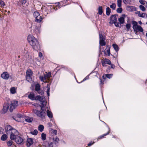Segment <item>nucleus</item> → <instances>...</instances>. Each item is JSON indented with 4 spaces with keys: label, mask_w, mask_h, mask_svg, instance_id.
Masks as SVG:
<instances>
[{
    "label": "nucleus",
    "mask_w": 147,
    "mask_h": 147,
    "mask_svg": "<svg viewBox=\"0 0 147 147\" xmlns=\"http://www.w3.org/2000/svg\"><path fill=\"white\" fill-rule=\"evenodd\" d=\"M28 97L32 100H38L41 102V105L40 106L41 109L39 111L36 109H33V112L34 114L40 117L43 118L45 115L46 113L45 111L43 109V107L46 105L47 103V101L45 98L43 96H35L34 93L30 92L28 95Z\"/></svg>",
    "instance_id": "f257e3e1"
},
{
    "label": "nucleus",
    "mask_w": 147,
    "mask_h": 147,
    "mask_svg": "<svg viewBox=\"0 0 147 147\" xmlns=\"http://www.w3.org/2000/svg\"><path fill=\"white\" fill-rule=\"evenodd\" d=\"M6 133L10 135V138L12 140H15L18 144L22 143L23 140L22 138L18 136L19 133L16 129L13 128L9 125H6L5 127Z\"/></svg>",
    "instance_id": "f03ea898"
},
{
    "label": "nucleus",
    "mask_w": 147,
    "mask_h": 147,
    "mask_svg": "<svg viewBox=\"0 0 147 147\" xmlns=\"http://www.w3.org/2000/svg\"><path fill=\"white\" fill-rule=\"evenodd\" d=\"M28 40L34 50H37L38 49L39 46L38 42L33 36L29 35L28 37Z\"/></svg>",
    "instance_id": "7ed1b4c3"
},
{
    "label": "nucleus",
    "mask_w": 147,
    "mask_h": 147,
    "mask_svg": "<svg viewBox=\"0 0 147 147\" xmlns=\"http://www.w3.org/2000/svg\"><path fill=\"white\" fill-rule=\"evenodd\" d=\"M47 104V103L46 104V105L45 106L43 107V109L45 111L46 114V112H47V115L48 117L50 118H52L53 117V114L50 111L48 110V107L47 106H46ZM46 115H45L43 118H40L42 119L44 118Z\"/></svg>",
    "instance_id": "20e7f679"
},
{
    "label": "nucleus",
    "mask_w": 147,
    "mask_h": 147,
    "mask_svg": "<svg viewBox=\"0 0 147 147\" xmlns=\"http://www.w3.org/2000/svg\"><path fill=\"white\" fill-rule=\"evenodd\" d=\"M31 32L34 34H37L40 32V28L34 25L32 27Z\"/></svg>",
    "instance_id": "39448f33"
},
{
    "label": "nucleus",
    "mask_w": 147,
    "mask_h": 147,
    "mask_svg": "<svg viewBox=\"0 0 147 147\" xmlns=\"http://www.w3.org/2000/svg\"><path fill=\"white\" fill-rule=\"evenodd\" d=\"M99 43L100 46H105V38L102 33H99Z\"/></svg>",
    "instance_id": "423d86ee"
},
{
    "label": "nucleus",
    "mask_w": 147,
    "mask_h": 147,
    "mask_svg": "<svg viewBox=\"0 0 147 147\" xmlns=\"http://www.w3.org/2000/svg\"><path fill=\"white\" fill-rule=\"evenodd\" d=\"M18 106V101H12L11 102V106L9 110L10 112H12Z\"/></svg>",
    "instance_id": "0eeeda50"
},
{
    "label": "nucleus",
    "mask_w": 147,
    "mask_h": 147,
    "mask_svg": "<svg viewBox=\"0 0 147 147\" xmlns=\"http://www.w3.org/2000/svg\"><path fill=\"white\" fill-rule=\"evenodd\" d=\"M43 146L44 147H55V146L53 142L48 141L44 142Z\"/></svg>",
    "instance_id": "6e6552de"
},
{
    "label": "nucleus",
    "mask_w": 147,
    "mask_h": 147,
    "mask_svg": "<svg viewBox=\"0 0 147 147\" xmlns=\"http://www.w3.org/2000/svg\"><path fill=\"white\" fill-rule=\"evenodd\" d=\"M9 104L8 103L4 105L3 107L2 110L1 111V113L2 114H4L6 113L9 109Z\"/></svg>",
    "instance_id": "1a4fd4ad"
},
{
    "label": "nucleus",
    "mask_w": 147,
    "mask_h": 147,
    "mask_svg": "<svg viewBox=\"0 0 147 147\" xmlns=\"http://www.w3.org/2000/svg\"><path fill=\"white\" fill-rule=\"evenodd\" d=\"M1 76L2 78L6 80H8L9 77H11V76H10L9 74L6 72H3L1 74Z\"/></svg>",
    "instance_id": "9d476101"
},
{
    "label": "nucleus",
    "mask_w": 147,
    "mask_h": 147,
    "mask_svg": "<svg viewBox=\"0 0 147 147\" xmlns=\"http://www.w3.org/2000/svg\"><path fill=\"white\" fill-rule=\"evenodd\" d=\"M40 88L39 84H37L35 85V90L39 94L42 95L44 93V92L40 90Z\"/></svg>",
    "instance_id": "9b49d317"
},
{
    "label": "nucleus",
    "mask_w": 147,
    "mask_h": 147,
    "mask_svg": "<svg viewBox=\"0 0 147 147\" xmlns=\"http://www.w3.org/2000/svg\"><path fill=\"white\" fill-rule=\"evenodd\" d=\"M102 65L103 66H105L106 63L109 65H111V62L109 59H105L102 61Z\"/></svg>",
    "instance_id": "f8f14e48"
},
{
    "label": "nucleus",
    "mask_w": 147,
    "mask_h": 147,
    "mask_svg": "<svg viewBox=\"0 0 147 147\" xmlns=\"http://www.w3.org/2000/svg\"><path fill=\"white\" fill-rule=\"evenodd\" d=\"M117 21V19H110L109 23L111 24H114L115 26L117 27L119 26V24Z\"/></svg>",
    "instance_id": "ddd939ff"
},
{
    "label": "nucleus",
    "mask_w": 147,
    "mask_h": 147,
    "mask_svg": "<svg viewBox=\"0 0 147 147\" xmlns=\"http://www.w3.org/2000/svg\"><path fill=\"white\" fill-rule=\"evenodd\" d=\"M134 32L137 33L138 31L142 32L143 31V30L142 28L140 26H137L136 27V29H133Z\"/></svg>",
    "instance_id": "4468645a"
},
{
    "label": "nucleus",
    "mask_w": 147,
    "mask_h": 147,
    "mask_svg": "<svg viewBox=\"0 0 147 147\" xmlns=\"http://www.w3.org/2000/svg\"><path fill=\"white\" fill-rule=\"evenodd\" d=\"M33 143V140L31 138H28L27 140V145L28 147L30 146Z\"/></svg>",
    "instance_id": "2eb2a0df"
},
{
    "label": "nucleus",
    "mask_w": 147,
    "mask_h": 147,
    "mask_svg": "<svg viewBox=\"0 0 147 147\" xmlns=\"http://www.w3.org/2000/svg\"><path fill=\"white\" fill-rule=\"evenodd\" d=\"M33 15L35 18H41V17L39 13L37 11L34 12Z\"/></svg>",
    "instance_id": "dca6fc26"
},
{
    "label": "nucleus",
    "mask_w": 147,
    "mask_h": 147,
    "mask_svg": "<svg viewBox=\"0 0 147 147\" xmlns=\"http://www.w3.org/2000/svg\"><path fill=\"white\" fill-rule=\"evenodd\" d=\"M135 7L132 6H128L126 7L127 10L129 11H132L134 9Z\"/></svg>",
    "instance_id": "f3484780"
},
{
    "label": "nucleus",
    "mask_w": 147,
    "mask_h": 147,
    "mask_svg": "<svg viewBox=\"0 0 147 147\" xmlns=\"http://www.w3.org/2000/svg\"><path fill=\"white\" fill-rule=\"evenodd\" d=\"M98 13L99 15H101L103 13L102 7V6H99L98 9Z\"/></svg>",
    "instance_id": "a211bd4d"
},
{
    "label": "nucleus",
    "mask_w": 147,
    "mask_h": 147,
    "mask_svg": "<svg viewBox=\"0 0 147 147\" xmlns=\"http://www.w3.org/2000/svg\"><path fill=\"white\" fill-rule=\"evenodd\" d=\"M40 80L42 81L43 82H47L46 78H45V76H40L39 77Z\"/></svg>",
    "instance_id": "6ab92c4d"
},
{
    "label": "nucleus",
    "mask_w": 147,
    "mask_h": 147,
    "mask_svg": "<svg viewBox=\"0 0 147 147\" xmlns=\"http://www.w3.org/2000/svg\"><path fill=\"white\" fill-rule=\"evenodd\" d=\"M46 74H44V76L46 78V80L49 78L51 76V72H49L48 73H46Z\"/></svg>",
    "instance_id": "aec40b11"
},
{
    "label": "nucleus",
    "mask_w": 147,
    "mask_h": 147,
    "mask_svg": "<svg viewBox=\"0 0 147 147\" xmlns=\"http://www.w3.org/2000/svg\"><path fill=\"white\" fill-rule=\"evenodd\" d=\"M109 131L107 132V134H103V135H101V136H100L99 137L97 141L98 140V139H102V138H103L104 136H106V135H108V134H109L110 133V129H109Z\"/></svg>",
    "instance_id": "412c9836"
},
{
    "label": "nucleus",
    "mask_w": 147,
    "mask_h": 147,
    "mask_svg": "<svg viewBox=\"0 0 147 147\" xmlns=\"http://www.w3.org/2000/svg\"><path fill=\"white\" fill-rule=\"evenodd\" d=\"M53 140L54 142V144L55 146L56 144L58 143L59 141V139L56 137L55 138H53Z\"/></svg>",
    "instance_id": "4be33fe9"
},
{
    "label": "nucleus",
    "mask_w": 147,
    "mask_h": 147,
    "mask_svg": "<svg viewBox=\"0 0 147 147\" xmlns=\"http://www.w3.org/2000/svg\"><path fill=\"white\" fill-rule=\"evenodd\" d=\"M111 12V9L109 7H107L106 9V14L107 16H109Z\"/></svg>",
    "instance_id": "5701e85b"
},
{
    "label": "nucleus",
    "mask_w": 147,
    "mask_h": 147,
    "mask_svg": "<svg viewBox=\"0 0 147 147\" xmlns=\"http://www.w3.org/2000/svg\"><path fill=\"white\" fill-rule=\"evenodd\" d=\"M136 14H138V16L142 18L144 17L145 16L144 13H140V11H137L136 12Z\"/></svg>",
    "instance_id": "b1692460"
},
{
    "label": "nucleus",
    "mask_w": 147,
    "mask_h": 147,
    "mask_svg": "<svg viewBox=\"0 0 147 147\" xmlns=\"http://www.w3.org/2000/svg\"><path fill=\"white\" fill-rule=\"evenodd\" d=\"M32 74V72L30 69H28L26 72V75L27 76H31Z\"/></svg>",
    "instance_id": "393cba45"
},
{
    "label": "nucleus",
    "mask_w": 147,
    "mask_h": 147,
    "mask_svg": "<svg viewBox=\"0 0 147 147\" xmlns=\"http://www.w3.org/2000/svg\"><path fill=\"white\" fill-rule=\"evenodd\" d=\"M44 129V126L41 125H40L38 127V130L41 132H42L43 131Z\"/></svg>",
    "instance_id": "a878e982"
},
{
    "label": "nucleus",
    "mask_w": 147,
    "mask_h": 147,
    "mask_svg": "<svg viewBox=\"0 0 147 147\" xmlns=\"http://www.w3.org/2000/svg\"><path fill=\"white\" fill-rule=\"evenodd\" d=\"M31 76L26 75V80L28 82H30L32 81V78Z\"/></svg>",
    "instance_id": "bb28decb"
},
{
    "label": "nucleus",
    "mask_w": 147,
    "mask_h": 147,
    "mask_svg": "<svg viewBox=\"0 0 147 147\" xmlns=\"http://www.w3.org/2000/svg\"><path fill=\"white\" fill-rule=\"evenodd\" d=\"M113 46L115 51H118L119 50L118 47L117 45L114 44L113 45Z\"/></svg>",
    "instance_id": "cd10ccee"
},
{
    "label": "nucleus",
    "mask_w": 147,
    "mask_h": 147,
    "mask_svg": "<svg viewBox=\"0 0 147 147\" xmlns=\"http://www.w3.org/2000/svg\"><path fill=\"white\" fill-rule=\"evenodd\" d=\"M7 138V136L5 134H3L1 136V139L3 141L5 140Z\"/></svg>",
    "instance_id": "c85d7f7f"
},
{
    "label": "nucleus",
    "mask_w": 147,
    "mask_h": 147,
    "mask_svg": "<svg viewBox=\"0 0 147 147\" xmlns=\"http://www.w3.org/2000/svg\"><path fill=\"white\" fill-rule=\"evenodd\" d=\"M10 91L11 93L14 94L16 92V89L15 87L11 88L10 90Z\"/></svg>",
    "instance_id": "c756f323"
},
{
    "label": "nucleus",
    "mask_w": 147,
    "mask_h": 147,
    "mask_svg": "<svg viewBox=\"0 0 147 147\" xmlns=\"http://www.w3.org/2000/svg\"><path fill=\"white\" fill-rule=\"evenodd\" d=\"M116 4L115 3H113L111 5H110V7L112 9L114 10L116 8Z\"/></svg>",
    "instance_id": "7c9ffc66"
},
{
    "label": "nucleus",
    "mask_w": 147,
    "mask_h": 147,
    "mask_svg": "<svg viewBox=\"0 0 147 147\" xmlns=\"http://www.w3.org/2000/svg\"><path fill=\"white\" fill-rule=\"evenodd\" d=\"M17 117L19 118V119H16H16H14L18 122L20 121V118L22 117V115L20 114H18L17 115Z\"/></svg>",
    "instance_id": "2f4dec72"
},
{
    "label": "nucleus",
    "mask_w": 147,
    "mask_h": 147,
    "mask_svg": "<svg viewBox=\"0 0 147 147\" xmlns=\"http://www.w3.org/2000/svg\"><path fill=\"white\" fill-rule=\"evenodd\" d=\"M122 0H117V5L119 7H121V6Z\"/></svg>",
    "instance_id": "473e14b6"
},
{
    "label": "nucleus",
    "mask_w": 147,
    "mask_h": 147,
    "mask_svg": "<svg viewBox=\"0 0 147 147\" xmlns=\"http://www.w3.org/2000/svg\"><path fill=\"white\" fill-rule=\"evenodd\" d=\"M132 24H133V29H136V26H138L137 22L135 21H133L132 22Z\"/></svg>",
    "instance_id": "72a5a7b5"
},
{
    "label": "nucleus",
    "mask_w": 147,
    "mask_h": 147,
    "mask_svg": "<svg viewBox=\"0 0 147 147\" xmlns=\"http://www.w3.org/2000/svg\"><path fill=\"white\" fill-rule=\"evenodd\" d=\"M41 137L42 139L43 140H45L46 139V134L44 133H42L41 134Z\"/></svg>",
    "instance_id": "f704fd0d"
},
{
    "label": "nucleus",
    "mask_w": 147,
    "mask_h": 147,
    "mask_svg": "<svg viewBox=\"0 0 147 147\" xmlns=\"http://www.w3.org/2000/svg\"><path fill=\"white\" fill-rule=\"evenodd\" d=\"M30 133L33 135H36L37 134L38 131L37 130L35 129L33 131H31Z\"/></svg>",
    "instance_id": "c9c22d12"
},
{
    "label": "nucleus",
    "mask_w": 147,
    "mask_h": 147,
    "mask_svg": "<svg viewBox=\"0 0 147 147\" xmlns=\"http://www.w3.org/2000/svg\"><path fill=\"white\" fill-rule=\"evenodd\" d=\"M126 27L127 29V31H128L129 30V29L131 27V25L129 24H127L126 25Z\"/></svg>",
    "instance_id": "e433bc0d"
},
{
    "label": "nucleus",
    "mask_w": 147,
    "mask_h": 147,
    "mask_svg": "<svg viewBox=\"0 0 147 147\" xmlns=\"http://www.w3.org/2000/svg\"><path fill=\"white\" fill-rule=\"evenodd\" d=\"M122 8L121 7H119V8L117 9V11L118 13H120L122 12Z\"/></svg>",
    "instance_id": "4c0bfd02"
},
{
    "label": "nucleus",
    "mask_w": 147,
    "mask_h": 147,
    "mask_svg": "<svg viewBox=\"0 0 147 147\" xmlns=\"http://www.w3.org/2000/svg\"><path fill=\"white\" fill-rule=\"evenodd\" d=\"M139 7L141 10L142 11H144L145 10V8L143 6L140 5L139 6Z\"/></svg>",
    "instance_id": "58836bf2"
},
{
    "label": "nucleus",
    "mask_w": 147,
    "mask_h": 147,
    "mask_svg": "<svg viewBox=\"0 0 147 147\" xmlns=\"http://www.w3.org/2000/svg\"><path fill=\"white\" fill-rule=\"evenodd\" d=\"M118 18V16L117 14H114L112 15L111 16L110 18Z\"/></svg>",
    "instance_id": "ea45409f"
},
{
    "label": "nucleus",
    "mask_w": 147,
    "mask_h": 147,
    "mask_svg": "<svg viewBox=\"0 0 147 147\" xmlns=\"http://www.w3.org/2000/svg\"><path fill=\"white\" fill-rule=\"evenodd\" d=\"M123 3L125 4L129 3L131 2L130 0H123Z\"/></svg>",
    "instance_id": "a19ab883"
},
{
    "label": "nucleus",
    "mask_w": 147,
    "mask_h": 147,
    "mask_svg": "<svg viewBox=\"0 0 147 147\" xmlns=\"http://www.w3.org/2000/svg\"><path fill=\"white\" fill-rule=\"evenodd\" d=\"M112 75H113L112 74H107L105 75V76L106 77L109 79L111 78L112 77Z\"/></svg>",
    "instance_id": "79ce46f5"
},
{
    "label": "nucleus",
    "mask_w": 147,
    "mask_h": 147,
    "mask_svg": "<svg viewBox=\"0 0 147 147\" xmlns=\"http://www.w3.org/2000/svg\"><path fill=\"white\" fill-rule=\"evenodd\" d=\"M13 142L11 141H9L7 142V144L9 147H10L12 144Z\"/></svg>",
    "instance_id": "37998d69"
},
{
    "label": "nucleus",
    "mask_w": 147,
    "mask_h": 147,
    "mask_svg": "<svg viewBox=\"0 0 147 147\" xmlns=\"http://www.w3.org/2000/svg\"><path fill=\"white\" fill-rule=\"evenodd\" d=\"M47 95L49 96L50 95V93H49L50 88L49 87H48V85H47Z\"/></svg>",
    "instance_id": "c03bdc74"
},
{
    "label": "nucleus",
    "mask_w": 147,
    "mask_h": 147,
    "mask_svg": "<svg viewBox=\"0 0 147 147\" xmlns=\"http://www.w3.org/2000/svg\"><path fill=\"white\" fill-rule=\"evenodd\" d=\"M5 5L4 2L1 0H0V7L3 6Z\"/></svg>",
    "instance_id": "a18cd8bd"
},
{
    "label": "nucleus",
    "mask_w": 147,
    "mask_h": 147,
    "mask_svg": "<svg viewBox=\"0 0 147 147\" xmlns=\"http://www.w3.org/2000/svg\"><path fill=\"white\" fill-rule=\"evenodd\" d=\"M32 118H28L27 119H26L25 120L26 121L30 123L32 121Z\"/></svg>",
    "instance_id": "49530a36"
},
{
    "label": "nucleus",
    "mask_w": 147,
    "mask_h": 147,
    "mask_svg": "<svg viewBox=\"0 0 147 147\" xmlns=\"http://www.w3.org/2000/svg\"><path fill=\"white\" fill-rule=\"evenodd\" d=\"M120 23L123 24L124 22V19H118Z\"/></svg>",
    "instance_id": "de8ad7c7"
},
{
    "label": "nucleus",
    "mask_w": 147,
    "mask_h": 147,
    "mask_svg": "<svg viewBox=\"0 0 147 147\" xmlns=\"http://www.w3.org/2000/svg\"><path fill=\"white\" fill-rule=\"evenodd\" d=\"M127 18V16L125 15L124 14H123L122 15L121 17L119 18Z\"/></svg>",
    "instance_id": "09e8293b"
},
{
    "label": "nucleus",
    "mask_w": 147,
    "mask_h": 147,
    "mask_svg": "<svg viewBox=\"0 0 147 147\" xmlns=\"http://www.w3.org/2000/svg\"><path fill=\"white\" fill-rule=\"evenodd\" d=\"M139 2L141 4H142L143 5H144L145 4V1H144L143 0H140Z\"/></svg>",
    "instance_id": "8fccbe9b"
},
{
    "label": "nucleus",
    "mask_w": 147,
    "mask_h": 147,
    "mask_svg": "<svg viewBox=\"0 0 147 147\" xmlns=\"http://www.w3.org/2000/svg\"><path fill=\"white\" fill-rule=\"evenodd\" d=\"M42 21L41 19H36L35 21L36 22L40 23Z\"/></svg>",
    "instance_id": "3c124183"
},
{
    "label": "nucleus",
    "mask_w": 147,
    "mask_h": 147,
    "mask_svg": "<svg viewBox=\"0 0 147 147\" xmlns=\"http://www.w3.org/2000/svg\"><path fill=\"white\" fill-rule=\"evenodd\" d=\"M89 78V75H88V76H86L85 78L82 81V82H83L86 80L87 79H88Z\"/></svg>",
    "instance_id": "603ef678"
},
{
    "label": "nucleus",
    "mask_w": 147,
    "mask_h": 147,
    "mask_svg": "<svg viewBox=\"0 0 147 147\" xmlns=\"http://www.w3.org/2000/svg\"><path fill=\"white\" fill-rule=\"evenodd\" d=\"M94 142H90V143H89V144H88V146H91L93 144H94Z\"/></svg>",
    "instance_id": "864d4df0"
},
{
    "label": "nucleus",
    "mask_w": 147,
    "mask_h": 147,
    "mask_svg": "<svg viewBox=\"0 0 147 147\" xmlns=\"http://www.w3.org/2000/svg\"><path fill=\"white\" fill-rule=\"evenodd\" d=\"M107 53L108 54V55L109 56L110 54V50L109 48L107 50Z\"/></svg>",
    "instance_id": "5fc2aeb1"
},
{
    "label": "nucleus",
    "mask_w": 147,
    "mask_h": 147,
    "mask_svg": "<svg viewBox=\"0 0 147 147\" xmlns=\"http://www.w3.org/2000/svg\"><path fill=\"white\" fill-rule=\"evenodd\" d=\"M47 125L49 127H51L52 125V124L51 123H47Z\"/></svg>",
    "instance_id": "6e6d98bb"
},
{
    "label": "nucleus",
    "mask_w": 147,
    "mask_h": 147,
    "mask_svg": "<svg viewBox=\"0 0 147 147\" xmlns=\"http://www.w3.org/2000/svg\"><path fill=\"white\" fill-rule=\"evenodd\" d=\"M53 134H54L55 135L57 134V131L56 130H53Z\"/></svg>",
    "instance_id": "4d7b16f0"
},
{
    "label": "nucleus",
    "mask_w": 147,
    "mask_h": 147,
    "mask_svg": "<svg viewBox=\"0 0 147 147\" xmlns=\"http://www.w3.org/2000/svg\"><path fill=\"white\" fill-rule=\"evenodd\" d=\"M111 67L112 68H114L115 67V66L114 65H113V64H112L111 63Z\"/></svg>",
    "instance_id": "13d9d810"
},
{
    "label": "nucleus",
    "mask_w": 147,
    "mask_h": 147,
    "mask_svg": "<svg viewBox=\"0 0 147 147\" xmlns=\"http://www.w3.org/2000/svg\"><path fill=\"white\" fill-rule=\"evenodd\" d=\"M42 56V54L41 52H40L39 54V56L40 57H41Z\"/></svg>",
    "instance_id": "bf43d9fd"
},
{
    "label": "nucleus",
    "mask_w": 147,
    "mask_h": 147,
    "mask_svg": "<svg viewBox=\"0 0 147 147\" xmlns=\"http://www.w3.org/2000/svg\"><path fill=\"white\" fill-rule=\"evenodd\" d=\"M104 84V81L102 80H100V84Z\"/></svg>",
    "instance_id": "052dcab7"
},
{
    "label": "nucleus",
    "mask_w": 147,
    "mask_h": 147,
    "mask_svg": "<svg viewBox=\"0 0 147 147\" xmlns=\"http://www.w3.org/2000/svg\"><path fill=\"white\" fill-rule=\"evenodd\" d=\"M67 1H69L70 2H71V1H72V0H66V2Z\"/></svg>",
    "instance_id": "680f3d73"
},
{
    "label": "nucleus",
    "mask_w": 147,
    "mask_h": 147,
    "mask_svg": "<svg viewBox=\"0 0 147 147\" xmlns=\"http://www.w3.org/2000/svg\"><path fill=\"white\" fill-rule=\"evenodd\" d=\"M139 24H142V22L141 21H139Z\"/></svg>",
    "instance_id": "e2e57ef3"
},
{
    "label": "nucleus",
    "mask_w": 147,
    "mask_h": 147,
    "mask_svg": "<svg viewBox=\"0 0 147 147\" xmlns=\"http://www.w3.org/2000/svg\"><path fill=\"white\" fill-rule=\"evenodd\" d=\"M146 36L147 37V33H146Z\"/></svg>",
    "instance_id": "0e129e2a"
},
{
    "label": "nucleus",
    "mask_w": 147,
    "mask_h": 147,
    "mask_svg": "<svg viewBox=\"0 0 147 147\" xmlns=\"http://www.w3.org/2000/svg\"><path fill=\"white\" fill-rule=\"evenodd\" d=\"M55 7H54V9H55ZM56 9H57V8Z\"/></svg>",
    "instance_id": "69168bd1"
},
{
    "label": "nucleus",
    "mask_w": 147,
    "mask_h": 147,
    "mask_svg": "<svg viewBox=\"0 0 147 147\" xmlns=\"http://www.w3.org/2000/svg\"><path fill=\"white\" fill-rule=\"evenodd\" d=\"M146 6L147 7V2H146Z\"/></svg>",
    "instance_id": "338daca9"
},
{
    "label": "nucleus",
    "mask_w": 147,
    "mask_h": 147,
    "mask_svg": "<svg viewBox=\"0 0 147 147\" xmlns=\"http://www.w3.org/2000/svg\"><path fill=\"white\" fill-rule=\"evenodd\" d=\"M23 1H25V2H26V1L25 0H23Z\"/></svg>",
    "instance_id": "774afa93"
}]
</instances>
